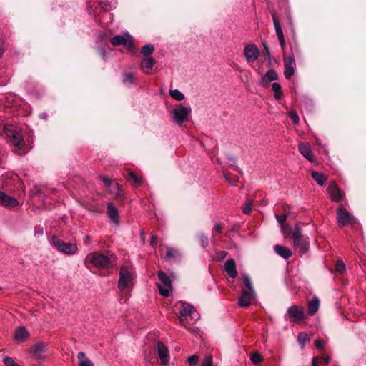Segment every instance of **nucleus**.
<instances>
[{
  "instance_id": "a878e982",
  "label": "nucleus",
  "mask_w": 366,
  "mask_h": 366,
  "mask_svg": "<svg viewBox=\"0 0 366 366\" xmlns=\"http://www.w3.org/2000/svg\"><path fill=\"white\" fill-rule=\"evenodd\" d=\"M320 307V300L317 297H314L309 302H308V314L310 315H314L319 310Z\"/></svg>"
},
{
  "instance_id": "e433bc0d",
  "label": "nucleus",
  "mask_w": 366,
  "mask_h": 366,
  "mask_svg": "<svg viewBox=\"0 0 366 366\" xmlns=\"http://www.w3.org/2000/svg\"><path fill=\"white\" fill-rule=\"evenodd\" d=\"M250 360L254 365H258L262 362L263 358L258 352H254L250 356Z\"/></svg>"
},
{
  "instance_id": "423d86ee",
  "label": "nucleus",
  "mask_w": 366,
  "mask_h": 366,
  "mask_svg": "<svg viewBox=\"0 0 366 366\" xmlns=\"http://www.w3.org/2000/svg\"><path fill=\"white\" fill-rule=\"evenodd\" d=\"M110 43L115 46H124L127 50L130 51H133L134 50L133 40L128 34L125 36L116 35L110 39Z\"/></svg>"
},
{
  "instance_id": "09e8293b",
  "label": "nucleus",
  "mask_w": 366,
  "mask_h": 366,
  "mask_svg": "<svg viewBox=\"0 0 366 366\" xmlns=\"http://www.w3.org/2000/svg\"><path fill=\"white\" fill-rule=\"evenodd\" d=\"M251 211H252V204L251 203H247L242 207V212L244 214H248L251 212Z\"/></svg>"
},
{
  "instance_id": "69168bd1",
  "label": "nucleus",
  "mask_w": 366,
  "mask_h": 366,
  "mask_svg": "<svg viewBox=\"0 0 366 366\" xmlns=\"http://www.w3.org/2000/svg\"><path fill=\"white\" fill-rule=\"evenodd\" d=\"M222 257H224L227 253L226 252H222Z\"/></svg>"
},
{
  "instance_id": "c9c22d12",
  "label": "nucleus",
  "mask_w": 366,
  "mask_h": 366,
  "mask_svg": "<svg viewBox=\"0 0 366 366\" xmlns=\"http://www.w3.org/2000/svg\"><path fill=\"white\" fill-rule=\"evenodd\" d=\"M242 280L245 287L248 289L249 292H250L251 293H254V290L252 287V282L249 277L247 274H244L242 275Z\"/></svg>"
},
{
  "instance_id": "603ef678",
  "label": "nucleus",
  "mask_w": 366,
  "mask_h": 366,
  "mask_svg": "<svg viewBox=\"0 0 366 366\" xmlns=\"http://www.w3.org/2000/svg\"><path fill=\"white\" fill-rule=\"evenodd\" d=\"M298 340L303 344L305 342L309 341L310 338L307 335L301 334L298 336Z\"/></svg>"
},
{
  "instance_id": "0eeeda50",
  "label": "nucleus",
  "mask_w": 366,
  "mask_h": 366,
  "mask_svg": "<svg viewBox=\"0 0 366 366\" xmlns=\"http://www.w3.org/2000/svg\"><path fill=\"white\" fill-rule=\"evenodd\" d=\"M191 114V109L182 104L179 105L172 112L174 122L181 125L184 123Z\"/></svg>"
},
{
  "instance_id": "cd10ccee",
  "label": "nucleus",
  "mask_w": 366,
  "mask_h": 366,
  "mask_svg": "<svg viewBox=\"0 0 366 366\" xmlns=\"http://www.w3.org/2000/svg\"><path fill=\"white\" fill-rule=\"evenodd\" d=\"M194 312V307L188 305L187 303H181L180 304V308H179V314L181 316H188L192 315V312Z\"/></svg>"
},
{
  "instance_id": "0e129e2a",
  "label": "nucleus",
  "mask_w": 366,
  "mask_h": 366,
  "mask_svg": "<svg viewBox=\"0 0 366 366\" xmlns=\"http://www.w3.org/2000/svg\"><path fill=\"white\" fill-rule=\"evenodd\" d=\"M2 54H3V49H2V48L0 46V58L1 57Z\"/></svg>"
},
{
  "instance_id": "49530a36",
  "label": "nucleus",
  "mask_w": 366,
  "mask_h": 366,
  "mask_svg": "<svg viewBox=\"0 0 366 366\" xmlns=\"http://www.w3.org/2000/svg\"><path fill=\"white\" fill-rule=\"evenodd\" d=\"M199 241L203 247H206L208 245V238L206 235H204V234L200 235Z\"/></svg>"
},
{
  "instance_id": "de8ad7c7",
  "label": "nucleus",
  "mask_w": 366,
  "mask_h": 366,
  "mask_svg": "<svg viewBox=\"0 0 366 366\" xmlns=\"http://www.w3.org/2000/svg\"><path fill=\"white\" fill-rule=\"evenodd\" d=\"M315 346L318 349V350H323L324 347H325V342L322 341V340L320 339H318V340H316L315 341Z\"/></svg>"
},
{
  "instance_id": "c85d7f7f",
  "label": "nucleus",
  "mask_w": 366,
  "mask_h": 366,
  "mask_svg": "<svg viewBox=\"0 0 366 366\" xmlns=\"http://www.w3.org/2000/svg\"><path fill=\"white\" fill-rule=\"evenodd\" d=\"M272 19H273V23H274V29H275V31H276V34L277 36L278 40L284 39L285 38L284 34L282 30L280 24L279 22L277 17L276 16V15L274 14H272Z\"/></svg>"
},
{
  "instance_id": "13d9d810",
  "label": "nucleus",
  "mask_w": 366,
  "mask_h": 366,
  "mask_svg": "<svg viewBox=\"0 0 366 366\" xmlns=\"http://www.w3.org/2000/svg\"><path fill=\"white\" fill-rule=\"evenodd\" d=\"M291 227L288 225V227H285V230H282V232L284 233L285 236L287 237L289 235V234L291 232Z\"/></svg>"
},
{
  "instance_id": "7ed1b4c3",
  "label": "nucleus",
  "mask_w": 366,
  "mask_h": 366,
  "mask_svg": "<svg viewBox=\"0 0 366 366\" xmlns=\"http://www.w3.org/2000/svg\"><path fill=\"white\" fill-rule=\"evenodd\" d=\"M292 237L293 239V247L300 254H304L308 252L310 248V242L308 237H305L302 234V229L298 224H296L292 232Z\"/></svg>"
},
{
  "instance_id": "052dcab7",
  "label": "nucleus",
  "mask_w": 366,
  "mask_h": 366,
  "mask_svg": "<svg viewBox=\"0 0 366 366\" xmlns=\"http://www.w3.org/2000/svg\"><path fill=\"white\" fill-rule=\"evenodd\" d=\"M264 49L265 55H267L269 58L270 57L269 49V47L267 46V45L265 43L264 44Z\"/></svg>"
},
{
  "instance_id": "8fccbe9b",
  "label": "nucleus",
  "mask_w": 366,
  "mask_h": 366,
  "mask_svg": "<svg viewBox=\"0 0 366 366\" xmlns=\"http://www.w3.org/2000/svg\"><path fill=\"white\" fill-rule=\"evenodd\" d=\"M223 229V225L221 223L217 222L213 228V231L217 233H222Z\"/></svg>"
},
{
  "instance_id": "9d476101",
  "label": "nucleus",
  "mask_w": 366,
  "mask_h": 366,
  "mask_svg": "<svg viewBox=\"0 0 366 366\" xmlns=\"http://www.w3.org/2000/svg\"><path fill=\"white\" fill-rule=\"evenodd\" d=\"M11 144L14 147V150L15 152L24 150L23 148L25 146V143L21 135L15 130H8L6 132Z\"/></svg>"
},
{
  "instance_id": "1a4fd4ad",
  "label": "nucleus",
  "mask_w": 366,
  "mask_h": 366,
  "mask_svg": "<svg viewBox=\"0 0 366 366\" xmlns=\"http://www.w3.org/2000/svg\"><path fill=\"white\" fill-rule=\"evenodd\" d=\"M157 277L164 285L163 287L157 284L159 293L164 297H168L169 295V290L172 288L170 277L162 270L158 271Z\"/></svg>"
},
{
  "instance_id": "a18cd8bd",
  "label": "nucleus",
  "mask_w": 366,
  "mask_h": 366,
  "mask_svg": "<svg viewBox=\"0 0 366 366\" xmlns=\"http://www.w3.org/2000/svg\"><path fill=\"white\" fill-rule=\"evenodd\" d=\"M44 234V229H43V227H41V226H36L34 227V236L36 237H41Z\"/></svg>"
},
{
  "instance_id": "a19ab883",
  "label": "nucleus",
  "mask_w": 366,
  "mask_h": 366,
  "mask_svg": "<svg viewBox=\"0 0 366 366\" xmlns=\"http://www.w3.org/2000/svg\"><path fill=\"white\" fill-rule=\"evenodd\" d=\"M3 362L6 366H19L11 357L8 356L4 357Z\"/></svg>"
},
{
  "instance_id": "b1692460",
  "label": "nucleus",
  "mask_w": 366,
  "mask_h": 366,
  "mask_svg": "<svg viewBox=\"0 0 366 366\" xmlns=\"http://www.w3.org/2000/svg\"><path fill=\"white\" fill-rule=\"evenodd\" d=\"M277 72L273 69H270L262 77V82L264 86H267L271 81L277 79Z\"/></svg>"
},
{
  "instance_id": "c756f323",
  "label": "nucleus",
  "mask_w": 366,
  "mask_h": 366,
  "mask_svg": "<svg viewBox=\"0 0 366 366\" xmlns=\"http://www.w3.org/2000/svg\"><path fill=\"white\" fill-rule=\"evenodd\" d=\"M311 176L312 179L320 186H323L327 179L323 174L317 171L312 172Z\"/></svg>"
},
{
  "instance_id": "6e6552de",
  "label": "nucleus",
  "mask_w": 366,
  "mask_h": 366,
  "mask_svg": "<svg viewBox=\"0 0 366 366\" xmlns=\"http://www.w3.org/2000/svg\"><path fill=\"white\" fill-rule=\"evenodd\" d=\"M287 314L291 322H300L305 319L304 307L299 305H292L288 307Z\"/></svg>"
},
{
  "instance_id": "4d7b16f0",
  "label": "nucleus",
  "mask_w": 366,
  "mask_h": 366,
  "mask_svg": "<svg viewBox=\"0 0 366 366\" xmlns=\"http://www.w3.org/2000/svg\"><path fill=\"white\" fill-rule=\"evenodd\" d=\"M99 54L104 60L107 59V53L104 49H99Z\"/></svg>"
},
{
  "instance_id": "4c0bfd02",
  "label": "nucleus",
  "mask_w": 366,
  "mask_h": 366,
  "mask_svg": "<svg viewBox=\"0 0 366 366\" xmlns=\"http://www.w3.org/2000/svg\"><path fill=\"white\" fill-rule=\"evenodd\" d=\"M123 83L124 84H133L135 83V78L131 73H127L124 75Z\"/></svg>"
},
{
  "instance_id": "f257e3e1",
  "label": "nucleus",
  "mask_w": 366,
  "mask_h": 366,
  "mask_svg": "<svg viewBox=\"0 0 366 366\" xmlns=\"http://www.w3.org/2000/svg\"><path fill=\"white\" fill-rule=\"evenodd\" d=\"M115 261V257L110 252L104 253L94 252L88 254L84 259L86 267L90 265L100 269H108L112 267Z\"/></svg>"
},
{
  "instance_id": "20e7f679",
  "label": "nucleus",
  "mask_w": 366,
  "mask_h": 366,
  "mask_svg": "<svg viewBox=\"0 0 366 366\" xmlns=\"http://www.w3.org/2000/svg\"><path fill=\"white\" fill-rule=\"evenodd\" d=\"M52 244L54 247L59 251L66 254H74L78 251L76 244L65 243L57 237H52Z\"/></svg>"
},
{
  "instance_id": "f03ea898",
  "label": "nucleus",
  "mask_w": 366,
  "mask_h": 366,
  "mask_svg": "<svg viewBox=\"0 0 366 366\" xmlns=\"http://www.w3.org/2000/svg\"><path fill=\"white\" fill-rule=\"evenodd\" d=\"M133 286V274L127 267H122L119 271L118 288L122 296L127 298V292Z\"/></svg>"
},
{
  "instance_id": "9b49d317",
  "label": "nucleus",
  "mask_w": 366,
  "mask_h": 366,
  "mask_svg": "<svg viewBox=\"0 0 366 366\" xmlns=\"http://www.w3.org/2000/svg\"><path fill=\"white\" fill-rule=\"evenodd\" d=\"M327 191L330 195L331 201L334 202H340L344 199L345 193L340 190L335 182L330 183Z\"/></svg>"
},
{
  "instance_id": "412c9836",
  "label": "nucleus",
  "mask_w": 366,
  "mask_h": 366,
  "mask_svg": "<svg viewBox=\"0 0 366 366\" xmlns=\"http://www.w3.org/2000/svg\"><path fill=\"white\" fill-rule=\"evenodd\" d=\"M45 347L41 343L34 345L31 347L32 357L37 361L43 359Z\"/></svg>"
},
{
  "instance_id": "f3484780",
  "label": "nucleus",
  "mask_w": 366,
  "mask_h": 366,
  "mask_svg": "<svg viewBox=\"0 0 366 366\" xmlns=\"http://www.w3.org/2000/svg\"><path fill=\"white\" fill-rule=\"evenodd\" d=\"M254 293H251L246 290H242L241 295L238 300V305L241 307H247L250 305L252 295Z\"/></svg>"
},
{
  "instance_id": "e2e57ef3",
  "label": "nucleus",
  "mask_w": 366,
  "mask_h": 366,
  "mask_svg": "<svg viewBox=\"0 0 366 366\" xmlns=\"http://www.w3.org/2000/svg\"><path fill=\"white\" fill-rule=\"evenodd\" d=\"M312 366H319L317 363H316V359L315 358H313L312 359Z\"/></svg>"
},
{
  "instance_id": "2f4dec72",
  "label": "nucleus",
  "mask_w": 366,
  "mask_h": 366,
  "mask_svg": "<svg viewBox=\"0 0 366 366\" xmlns=\"http://www.w3.org/2000/svg\"><path fill=\"white\" fill-rule=\"evenodd\" d=\"M272 89L274 92V98L279 100L282 97V88L279 83L274 82L272 84Z\"/></svg>"
},
{
  "instance_id": "864d4df0",
  "label": "nucleus",
  "mask_w": 366,
  "mask_h": 366,
  "mask_svg": "<svg viewBox=\"0 0 366 366\" xmlns=\"http://www.w3.org/2000/svg\"><path fill=\"white\" fill-rule=\"evenodd\" d=\"M150 244L153 247H156L157 245V235H152L150 239Z\"/></svg>"
},
{
  "instance_id": "c03bdc74",
  "label": "nucleus",
  "mask_w": 366,
  "mask_h": 366,
  "mask_svg": "<svg viewBox=\"0 0 366 366\" xmlns=\"http://www.w3.org/2000/svg\"><path fill=\"white\" fill-rule=\"evenodd\" d=\"M225 179L231 184L234 185L237 179L235 177H233L230 173H226L224 174Z\"/></svg>"
},
{
  "instance_id": "79ce46f5",
  "label": "nucleus",
  "mask_w": 366,
  "mask_h": 366,
  "mask_svg": "<svg viewBox=\"0 0 366 366\" xmlns=\"http://www.w3.org/2000/svg\"><path fill=\"white\" fill-rule=\"evenodd\" d=\"M289 117L292 121L293 124H297L299 123V116L296 112L291 111L289 113Z\"/></svg>"
},
{
  "instance_id": "4be33fe9",
  "label": "nucleus",
  "mask_w": 366,
  "mask_h": 366,
  "mask_svg": "<svg viewBox=\"0 0 366 366\" xmlns=\"http://www.w3.org/2000/svg\"><path fill=\"white\" fill-rule=\"evenodd\" d=\"M167 250L164 255V259L167 261H171V260H178L181 257V253L180 252L173 247H167Z\"/></svg>"
},
{
  "instance_id": "680f3d73",
  "label": "nucleus",
  "mask_w": 366,
  "mask_h": 366,
  "mask_svg": "<svg viewBox=\"0 0 366 366\" xmlns=\"http://www.w3.org/2000/svg\"><path fill=\"white\" fill-rule=\"evenodd\" d=\"M322 359H323L324 362H325L327 365V364H329V363H330V357H322Z\"/></svg>"
},
{
  "instance_id": "473e14b6",
  "label": "nucleus",
  "mask_w": 366,
  "mask_h": 366,
  "mask_svg": "<svg viewBox=\"0 0 366 366\" xmlns=\"http://www.w3.org/2000/svg\"><path fill=\"white\" fill-rule=\"evenodd\" d=\"M290 49H291V51L290 53H292L293 51L294 56L295 54L298 56L301 54L300 46H299L295 38H293V41L290 43Z\"/></svg>"
},
{
  "instance_id": "3c124183",
  "label": "nucleus",
  "mask_w": 366,
  "mask_h": 366,
  "mask_svg": "<svg viewBox=\"0 0 366 366\" xmlns=\"http://www.w3.org/2000/svg\"><path fill=\"white\" fill-rule=\"evenodd\" d=\"M202 366H212V357L211 356L206 357Z\"/></svg>"
},
{
  "instance_id": "72a5a7b5",
  "label": "nucleus",
  "mask_w": 366,
  "mask_h": 366,
  "mask_svg": "<svg viewBox=\"0 0 366 366\" xmlns=\"http://www.w3.org/2000/svg\"><path fill=\"white\" fill-rule=\"evenodd\" d=\"M154 51V46L151 44H146L144 45L142 48V50H141V53L147 56H149L151 55Z\"/></svg>"
},
{
  "instance_id": "774afa93",
  "label": "nucleus",
  "mask_w": 366,
  "mask_h": 366,
  "mask_svg": "<svg viewBox=\"0 0 366 366\" xmlns=\"http://www.w3.org/2000/svg\"><path fill=\"white\" fill-rule=\"evenodd\" d=\"M142 238H144V232H142Z\"/></svg>"
},
{
  "instance_id": "6ab92c4d",
  "label": "nucleus",
  "mask_w": 366,
  "mask_h": 366,
  "mask_svg": "<svg viewBox=\"0 0 366 366\" xmlns=\"http://www.w3.org/2000/svg\"><path fill=\"white\" fill-rule=\"evenodd\" d=\"M29 337V332L25 327H18L14 332V340L17 343L24 342Z\"/></svg>"
},
{
  "instance_id": "aec40b11",
  "label": "nucleus",
  "mask_w": 366,
  "mask_h": 366,
  "mask_svg": "<svg viewBox=\"0 0 366 366\" xmlns=\"http://www.w3.org/2000/svg\"><path fill=\"white\" fill-rule=\"evenodd\" d=\"M224 270L231 278H235L238 273L234 259H228L224 264Z\"/></svg>"
},
{
  "instance_id": "a211bd4d",
  "label": "nucleus",
  "mask_w": 366,
  "mask_h": 366,
  "mask_svg": "<svg viewBox=\"0 0 366 366\" xmlns=\"http://www.w3.org/2000/svg\"><path fill=\"white\" fill-rule=\"evenodd\" d=\"M107 214L111 221L116 225L119 224V211L114 207L112 202H108L107 205Z\"/></svg>"
},
{
  "instance_id": "ea45409f",
  "label": "nucleus",
  "mask_w": 366,
  "mask_h": 366,
  "mask_svg": "<svg viewBox=\"0 0 366 366\" xmlns=\"http://www.w3.org/2000/svg\"><path fill=\"white\" fill-rule=\"evenodd\" d=\"M335 271L339 274H342L345 271V264L342 261H337L335 264Z\"/></svg>"
},
{
  "instance_id": "bb28decb",
  "label": "nucleus",
  "mask_w": 366,
  "mask_h": 366,
  "mask_svg": "<svg viewBox=\"0 0 366 366\" xmlns=\"http://www.w3.org/2000/svg\"><path fill=\"white\" fill-rule=\"evenodd\" d=\"M155 61L152 57L144 59L142 62V67L144 73L149 74L154 65Z\"/></svg>"
},
{
  "instance_id": "ddd939ff",
  "label": "nucleus",
  "mask_w": 366,
  "mask_h": 366,
  "mask_svg": "<svg viewBox=\"0 0 366 366\" xmlns=\"http://www.w3.org/2000/svg\"><path fill=\"white\" fill-rule=\"evenodd\" d=\"M244 54L248 63H253L257 59L259 51L256 45L249 44L244 47Z\"/></svg>"
},
{
  "instance_id": "6e6d98bb",
  "label": "nucleus",
  "mask_w": 366,
  "mask_h": 366,
  "mask_svg": "<svg viewBox=\"0 0 366 366\" xmlns=\"http://www.w3.org/2000/svg\"><path fill=\"white\" fill-rule=\"evenodd\" d=\"M83 241L85 244H90L92 242V239L89 235H86Z\"/></svg>"
},
{
  "instance_id": "5fc2aeb1",
  "label": "nucleus",
  "mask_w": 366,
  "mask_h": 366,
  "mask_svg": "<svg viewBox=\"0 0 366 366\" xmlns=\"http://www.w3.org/2000/svg\"><path fill=\"white\" fill-rule=\"evenodd\" d=\"M100 179L103 182V183L106 185V186H109L110 184H111V180L106 177H99Z\"/></svg>"
},
{
  "instance_id": "338daca9",
  "label": "nucleus",
  "mask_w": 366,
  "mask_h": 366,
  "mask_svg": "<svg viewBox=\"0 0 366 366\" xmlns=\"http://www.w3.org/2000/svg\"><path fill=\"white\" fill-rule=\"evenodd\" d=\"M179 321H180V323H181V324H183V319H182V318H180V319H179Z\"/></svg>"
},
{
  "instance_id": "39448f33",
  "label": "nucleus",
  "mask_w": 366,
  "mask_h": 366,
  "mask_svg": "<svg viewBox=\"0 0 366 366\" xmlns=\"http://www.w3.org/2000/svg\"><path fill=\"white\" fill-rule=\"evenodd\" d=\"M284 76L285 79H290L295 74L296 64L293 51L283 54Z\"/></svg>"
},
{
  "instance_id": "58836bf2",
  "label": "nucleus",
  "mask_w": 366,
  "mask_h": 366,
  "mask_svg": "<svg viewBox=\"0 0 366 366\" xmlns=\"http://www.w3.org/2000/svg\"><path fill=\"white\" fill-rule=\"evenodd\" d=\"M276 219L281 224L282 230H285V227H288V224L285 223L287 219V214L278 215L276 214Z\"/></svg>"
},
{
  "instance_id": "393cba45",
  "label": "nucleus",
  "mask_w": 366,
  "mask_h": 366,
  "mask_svg": "<svg viewBox=\"0 0 366 366\" xmlns=\"http://www.w3.org/2000/svg\"><path fill=\"white\" fill-rule=\"evenodd\" d=\"M124 177L133 185L139 186L141 184L142 178L138 176L135 172H128Z\"/></svg>"
},
{
  "instance_id": "4468645a",
  "label": "nucleus",
  "mask_w": 366,
  "mask_h": 366,
  "mask_svg": "<svg viewBox=\"0 0 366 366\" xmlns=\"http://www.w3.org/2000/svg\"><path fill=\"white\" fill-rule=\"evenodd\" d=\"M298 150L300 154L310 162H315L316 161L309 143H300L298 144Z\"/></svg>"
},
{
  "instance_id": "37998d69",
  "label": "nucleus",
  "mask_w": 366,
  "mask_h": 366,
  "mask_svg": "<svg viewBox=\"0 0 366 366\" xmlns=\"http://www.w3.org/2000/svg\"><path fill=\"white\" fill-rule=\"evenodd\" d=\"M199 361V357L197 355L189 356L187 359V362L190 366H195Z\"/></svg>"
},
{
  "instance_id": "5701e85b",
  "label": "nucleus",
  "mask_w": 366,
  "mask_h": 366,
  "mask_svg": "<svg viewBox=\"0 0 366 366\" xmlns=\"http://www.w3.org/2000/svg\"><path fill=\"white\" fill-rule=\"evenodd\" d=\"M274 249L278 255L285 259H287L292 256V251L287 247L276 244Z\"/></svg>"
},
{
  "instance_id": "7c9ffc66",
  "label": "nucleus",
  "mask_w": 366,
  "mask_h": 366,
  "mask_svg": "<svg viewBox=\"0 0 366 366\" xmlns=\"http://www.w3.org/2000/svg\"><path fill=\"white\" fill-rule=\"evenodd\" d=\"M77 358L79 360V366H94L93 362L86 357L84 352H79L77 355Z\"/></svg>"
},
{
  "instance_id": "f704fd0d",
  "label": "nucleus",
  "mask_w": 366,
  "mask_h": 366,
  "mask_svg": "<svg viewBox=\"0 0 366 366\" xmlns=\"http://www.w3.org/2000/svg\"><path fill=\"white\" fill-rule=\"evenodd\" d=\"M169 94L174 99L177 101H182L184 99L183 93L179 92L178 89L170 90Z\"/></svg>"
},
{
  "instance_id": "f8f14e48",
  "label": "nucleus",
  "mask_w": 366,
  "mask_h": 366,
  "mask_svg": "<svg viewBox=\"0 0 366 366\" xmlns=\"http://www.w3.org/2000/svg\"><path fill=\"white\" fill-rule=\"evenodd\" d=\"M336 218L338 225L341 227L349 224L352 221V217L342 205L337 208Z\"/></svg>"
},
{
  "instance_id": "bf43d9fd",
  "label": "nucleus",
  "mask_w": 366,
  "mask_h": 366,
  "mask_svg": "<svg viewBox=\"0 0 366 366\" xmlns=\"http://www.w3.org/2000/svg\"><path fill=\"white\" fill-rule=\"evenodd\" d=\"M278 41L280 42L281 49L284 51L285 49V46H286V42H285V38L282 39H280Z\"/></svg>"
},
{
  "instance_id": "2eb2a0df",
  "label": "nucleus",
  "mask_w": 366,
  "mask_h": 366,
  "mask_svg": "<svg viewBox=\"0 0 366 366\" xmlns=\"http://www.w3.org/2000/svg\"><path fill=\"white\" fill-rule=\"evenodd\" d=\"M157 352L161 362L164 365H167L169 360V350L167 346L162 342H157Z\"/></svg>"
},
{
  "instance_id": "dca6fc26",
  "label": "nucleus",
  "mask_w": 366,
  "mask_h": 366,
  "mask_svg": "<svg viewBox=\"0 0 366 366\" xmlns=\"http://www.w3.org/2000/svg\"><path fill=\"white\" fill-rule=\"evenodd\" d=\"M0 204L4 207H15L19 205V202L16 199L0 191Z\"/></svg>"
}]
</instances>
